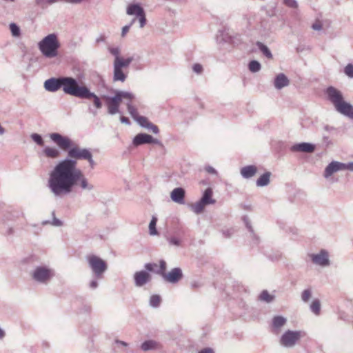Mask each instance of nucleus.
I'll use <instances>...</instances> for the list:
<instances>
[{
  "mask_svg": "<svg viewBox=\"0 0 353 353\" xmlns=\"http://www.w3.org/2000/svg\"><path fill=\"white\" fill-rule=\"evenodd\" d=\"M77 164L75 160L65 159L59 162L51 171L48 186L54 196L62 197L69 194L75 185L83 191L94 190V185L77 168Z\"/></svg>",
  "mask_w": 353,
  "mask_h": 353,
  "instance_id": "f257e3e1",
  "label": "nucleus"
},
{
  "mask_svg": "<svg viewBox=\"0 0 353 353\" xmlns=\"http://www.w3.org/2000/svg\"><path fill=\"white\" fill-rule=\"evenodd\" d=\"M49 137L60 149L68 151V159H73L76 161L86 160L91 168H94L95 166V162L89 149L73 145L72 141L68 137L63 136L57 132L50 133Z\"/></svg>",
  "mask_w": 353,
  "mask_h": 353,
  "instance_id": "f03ea898",
  "label": "nucleus"
},
{
  "mask_svg": "<svg viewBox=\"0 0 353 353\" xmlns=\"http://www.w3.org/2000/svg\"><path fill=\"white\" fill-rule=\"evenodd\" d=\"M46 90L55 92L62 88L65 94L74 97L79 84L77 79L70 77L50 78L44 82Z\"/></svg>",
  "mask_w": 353,
  "mask_h": 353,
  "instance_id": "7ed1b4c3",
  "label": "nucleus"
},
{
  "mask_svg": "<svg viewBox=\"0 0 353 353\" xmlns=\"http://www.w3.org/2000/svg\"><path fill=\"white\" fill-rule=\"evenodd\" d=\"M327 100L340 114L353 119V105L345 101L343 93L335 87L329 86L325 91Z\"/></svg>",
  "mask_w": 353,
  "mask_h": 353,
  "instance_id": "20e7f679",
  "label": "nucleus"
},
{
  "mask_svg": "<svg viewBox=\"0 0 353 353\" xmlns=\"http://www.w3.org/2000/svg\"><path fill=\"white\" fill-rule=\"evenodd\" d=\"M38 48L46 58L52 59L58 56V50L61 46L58 36L51 33L43 37L38 43Z\"/></svg>",
  "mask_w": 353,
  "mask_h": 353,
  "instance_id": "39448f33",
  "label": "nucleus"
},
{
  "mask_svg": "<svg viewBox=\"0 0 353 353\" xmlns=\"http://www.w3.org/2000/svg\"><path fill=\"white\" fill-rule=\"evenodd\" d=\"M134 94L130 92L119 91L115 92V94L112 97H107V106L108 113L110 114H115L119 112V108L122 100H125V103L130 102L134 99Z\"/></svg>",
  "mask_w": 353,
  "mask_h": 353,
  "instance_id": "423d86ee",
  "label": "nucleus"
},
{
  "mask_svg": "<svg viewBox=\"0 0 353 353\" xmlns=\"http://www.w3.org/2000/svg\"><path fill=\"white\" fill-rule=\"evenodd\" d=\"M32 279L40 284H48L55 276L52 268L46 265L37 266L30 274Z\"/></svg>",
  "mask_w": 353,
  "mask_h": 353,
  "instance_id": "0eeeda50",
  "label": "nucleus"
},
{
  "mask_svg": "<svg viewBox=\"0 0 353 353\" xmlns=\"http://www.w3.org/2000/svg\"><path fill=\"white\" fill-rule=\"evenodd\" d=\"M90 268L96 279H102L103 274L108 269V265L105 261L98 256L91 254L86 257Z\"/></svg>",
  "mask_w": 353,
  "mask_h": 353,
  "instance_id": "6e6552de",
  "label": "nucleus"
},
{
  "mask_svg": "<svg viewBox=\"0 0 353 353\" xmlns=\"http://www.w3.org/2000/svg\"><path fill=\"white\" fill-rule=\"evenodd\" d=\"M304 336L302 331L287 330L283 333L280 339V343L285 347H292Z\"/></svg>",
  "mask_w": 353,
  "mask_h": 353,
  "instance_id": "1a4fd4ad",
  "label": "nucleus"
},
{
  "mask_svg": "<svg viewBox=\"0 0 353 353\" xmlns=\"http://www.w3.org/2000/svg\"><path fill=\"white\" fill-rule=\"evenodd\" d=\"M74 97L84 99H90L92 98L94 105L97 108H101L102 106L100 99L94 92H90V89L85 85H79Z\"/></svg>",
  "mask_w": 353,
  "mask_h": 353,
  "instance_id": "9d476101",
  "label": "nucleus"
},
{
  "mask_svg": "<svg viewBox=\"0 0 353 353\" xmlns=\"http://www.w3.org/2000/svg\"><path fill=\"white\" fill-rule=\"evenodd\" d=\"M309 257L314 264L321 267H327L330 264L329 254L325 250H321L316 254H310Z\"/></svg>",
  "mask_w": 353,
  "mask_h": 353,
  "instance_id": "9b49d317",
  "label": "nucleus"
},
{
  "mask_svg": "<svg viewBox=\"0 0 353 353\" xmlns=\"http://www.w3.org/2000/svg\"><path fill=\"white\" fill-rule=\"evenodd\" d=\"M128 111L131 117L142 127L147 128L150 122L148 119L143 116H139L138 114L137 110L135 107H134L132 103L130 102L126 103Z\"/></svg>",
  "mask_w": 353,
  "mask_h": 353,
  "instance_id": "f8f14e48",
  "label": "nucleus"
},
{
  "mask_svg": "<svg viewBox=\"0 0 353 353\" xmlns=\"http://www.w3.org/2000/svg\"><path fill=\"white\" fill-rule=\"evenodd\" d=\"M343 163L333 161L325 167L323 175L327 180L331 181L333 174L343 171Z\"/></svg>",
  "mask_w": 353,
  "mask_h": 353,
  "instance_id": "ddd939ff",
  "label": "nucleus"
},
{
  "mask_svg": "<svg viewBox=\"0 0 353 353\" xmlns=\"http://www.w3.org/2000/svg\"><path fill=\"white\" fill-rule=\"evenodd\" d=\"M163 279L170 283H176L183 278V272L181 268H174L169 272L163 274Z\"/></svg>",
  "mask_w": 353,
  "mask_h": 353,
  "instance_id": "4468645a",
  "label": "nucleus"
},
{
  "mask_svg": "<svg viewBox=\"0 0 353 353\" xmlns=\"http://www.w3.org/2000/svg\"><path fill=\"white\" fill-rule=\"evenodd\" d=\"M151 275L145 270L136 272L134 274V285L137 287H142L151 281Z\"/></svg>",
  "mask_w": 353,
  "mask_h": 353,
  "instance_id": "2eb2a0df",
  "label": "nucleus"
},
{
  "mask_svg": "<svg viewBox=\"0 0 353 353\" xmlns=\"http://www.w3.org/2000/svg\"><path fill=\"white\" fill-rule=\"evenodd\" d=\"M145 143L159 144V141L153 138L151 135L145 133H140L136 135L133 139V144L138 146Z\"/></svg>",
  "mask_w": 353,
  "mask_h": 353,
  "instance_id": "dca6fc26",
  "label": "nucleus"
},
{
  "mask_svg": "<svg viewBox=\"0 0 353 353\" xmlns=\"http://www.w3.org/2000/svg\"><path fill=\"white\" fill-rule=\"evenodd\" d=\"M113 81L124 82L127 77L123 70L125 68L118 63L117 61L113 62Z\"/></svg>",
  "mask_w": 353,
  "mask_h": 353,
  "instance_id": "f3484780",
  "label": "nucleus"
},
{
  "mask_svg": "<svg viewBox=\"0 0 353 353\" xmlns=\"http://www.w3.org/2000/svg\"><path fill=\"white\" fill-rule=\"evenodd\" d=\"M315 150V145L310 143H300L293 145L290 148L292 152H302L312 153Z\"/></svg>",
  "mask_w": 353,
  "mask_h": 353,
  "instance_id": "a211bd4d",
  "label": "nucleus"
},
{
  "mask_svg": "<svg viewBox=\"0 0 353 353\" xmlns=\"http://www.w3.org/2000/svg\"><path fill=\"white\" fill-rule=\"evenodd\" d=\"M185 195V190L182 188H176L170 192L171 199L178 204H184Z\"/></svg>",
  "mask_w": 353,
  "mask_h": 353,
  "instance_id": "6ab92c4d",
  "label": "nucleus"
},
{
  "mask_svg": "<svg viewBox=\"0 0 353 353\" xmlns=\"http://www.w3.org/2000/svg\"><path fill=\"white\" fill-rule=\"evenodd\" d=\"M290 81L288 78L283 73H280L276 76L274 81V85L276 89L281 90L289 85Z\"/></svg>",
  "mask_w": 353,
  "mask_h": 353,
  "instance_id": "aec40b11",
  "label": "nucleus"
},
{
  "mask_svg": "<svg viewBox=\"0 0 353 353\" xmlns=\"http://www.w3.org/2000/svg\"><path fill=\"white\" fill-rule=\"evenodd\" d=\"M256 172L257 168L254 165L244 166L240 170V173L244 179H250L254 176Z\"/></svg>",
  "mask_w": 353,
  "mask_h": 353,
  "instance_id": "412c9836",
  "label": "nucleus"
},
{
  "mask_svg": "<svg viewBox=\"0 0 353 353\" xmlns=\"http://www.w3.org/2000/svg\"><path fill=\"white\" fill-rule=\"evenodd\" d=\"M43 153L46 157L50 159H57L60 156V151L54 147H45Z\"/></svg>",
  "mask_w": 353,
  "mask_h": 353,
  "instance_id": "4be33fe9",
  "label": "nucleus"
},
{
  "mask_svg": "<svg viewBox=\"0 0 353 353\" xmlns=\"http://www.w3.org/2000/svg\"><path fill=\"white\" fill-rule=\"evenodd\" d=\"M126 12L128 15H135L137 17L144 14V10L138 4H130L128 6Z\"/></svg>",
  "mask_w": 353,
  "mask_h": 353,
  "instance_id": "5701e85b",
  "label": "nucleus"
},
{
  "mask_svg": "<svg viewBox=\"0 0 353 353\" xmlns=\"http://www.w3.org/2000/svg\"><path fill=\"white\" fill-rule=\"evenodd\" d=\"M212 190L211 188H207L201 199H200L202 202L205 205L214 204L215 203V200L212 198Z\"/></svg>",
  "mask_w": 353,
  "mask_h": 353,
  "instance_id": "b1692460",
  "label": "nucleus"
},
{
  "mask_svg": "<svg viewBox=\"0 0 353 353\" xmlns=\"http://www.w3.org/2000/svg\"><path fill=\"white\" fill-rule=\"evenodd\" d=\"M287 322V319L282 316H276L272 319V326L274 329L279 330Z\"/></svg>",
  "mask_w": 353,
  "mask_h": 353,
  "instance_id": "393cba45",
  "label": "nucleus"
},
{
  "mask_svg": "<svg viewBox=\"0 0 353 353\" xmlns=\"http://www.w3.org/2000/svg\"><path fill=\"white\" fill-rule=\"evenodd\" d=\"M270 172H265L263 174H262L256 182V184L259 187H263L266 186L270 183Z\"/></svg>",
  "mask_w": 353,
  "mask_h": 353,
  "instance_id": "a878e982",
  "label": "nucleus"
},
{
  "mask_svg": "<svg viewBox=\"0 0 353 353\" xmlns=\"http://www.w3.org/2000/svg\"><path fill=\"white\" fill-rule=\"evenodd\" d=\"M159 344L157 342L153 340H148L143 342L141 344V349L143 351H149L152 350H155L158 347Z\"/></svg>",
  "mask_w": 353,
  "mask_h": 353,
  "instance_id": "bb28decb",
  "label": "nucleus"
},
{
  "mask_svg": "<svg viewBox=\"0 0 353 353\" xmlns=\"http://www.w3.org/2000/svg\"><path fill=\"white\" fill-rule=\"evenodd\" d=\"M52 220L50 221H43L41 222V225H48V224H50V225H52L53 226H55V227H60V226H62L63 225V222L59 220V219L56 218L55 217V212L54 211H53L52 212Z\"/></svg>",
  "mask_w": 353,
  "mask_h": 353,
  "instance_id": "cd10ccee",
  "label": "nucleus"
},
{
  "mask_svg": "<svg viewBox=\"0 0 353 353\" xmlns=\"http://www.w3.org/2000/svg\"><path fill=\"white\" fill-rule=\"evenodd\" d=\"M157 222V218L155 216H152L149 224V232L150 235L154 236L158 234V232L156 228Z\"/></svg>",
  "mask_w": 353,
  "mask_h": 353,
  "instance_id": "c85d7f7f",
  "label": "nucleus"
},
{
  "mask_svg": "<svg viewBox=\"0 0 353 353\" xmlns=\"http://www.w3.org/2000/svg\"><path fill=\"white\" fill-rule=\"evenodd\" d=\"M256 46L266 57H268V59L272 58V54L270 50L265 45H264L261 42H257Z\"/></svg>",
  "mask_w": 353,
  "mask_h": 353,
  "instance_id": "c756f323",
  "label": "nucleus"
},
{
  "mask_svg": "<svg viewBox=\"0 0 353 353\" xmlns=\"http://www.w3.org/2000/svg\"><path fill=\"white\" fill-rule=\"evenodd\" d=\"M205 205L202 202V201L199 200L198 202L192 204L191 205V208L192 211L196 214H200L203 212Z\"/></svg>",
  "mask_w": 353,
  "mask_h": 353,
  "instance_id": "7c9ffc66",
  "label": "nucleus"
},
{
  "mask_svg": "<svg viewBox=\"0 0 353 353\" xmlns=\"http://www.w3.org/2000/svg\"><path fill=\"white\" fill-rule=\"evenodd\" d=\"M248 69L252 72H258L261 69V65L259 61L253 60L249 63Z\"/></svg>",
  "mask_w": 353,
  "mask_h": 353,
  "instance_id": "2f4dec72",
  "label": "nucleus"
},
{
  "mask_svg": "<svg viewBox=\"0 0 353 353\" xmlns=\"http://www.w3.org/2000/svg\"><path fill=\"white\" fill-rule=\"evenodd\" d=\"M134 60V58L132 57H128L126 59H124L123 57H121L120 59H117V63H119L121 65H122L123 68H127L130 65V63Z\"/></svg>",
  "mask_w": 353,
  "mask_h": 353,
  "instance_id": "473e14b6",
  "label": "nucleus"
},
{
  "mask_svg": "<svg viewBox=\"0 0 353 353\" xmlns=\"http://www.w3.org/2000/svg\"><path fill=\"white\" fill-rule=\"evenodd\" d=\"M259 299L261 301L266 303H270L273 301L274 296L270 294L267 290H263L260 294Z\"/></svg>",
  "mask_w": 353,
  "mask_h": 353,
  "instance_id": "72a5a7b5",
  "label": "nucleus"
},
{
  "mask_svg": "<svg viewBox=\"0 0 353 353\" xmlns=\"http://www.w3.org/2000/svg\"><path fill=\"white\" fill-rule=\"evenodd\" d=\"M12 35L14 37H19L21 35L19 27L14 23H11L9 26Z\"/></svg>",
  "mask_w": 353,
  "mask_h": 353,
  "instance_id": "f704fd0d",
  "label": "nucleus"
},
{
  "mask_svg": "<svg viewBox=\"0 0 353 353\" xmlns=\"http://www.w3.org/2000/svg\"><path fill=\"white\" fill-rule=\"evenodd\" d=\"M310 310L313 313L318 315L320 313L321 310V303L320 301L317 299L314 300L310 305Z\"/></svg>",
  "mask_w": 353,
  "mask_h": 353,
  "instance_id": "c9c22d12",
  "label": "nucleus"
},
{
  "mask_svg": "<svg viewBox=\"0 0 353 353\" xmlns=\"http://www.w3.org/2000/svg\"><path fill=\"white\" fill-rule=\"evenodd\" d=\"M108 51L111 54L114 56V61H117V59H120L121 57L120 56L121 49L119 47H109Z\"/></svg>",
  "mask_w": 353,
  "mask_h": 353,
  "instance_id": "e433bc0d",
  "label": "nucleus"
},
{
  "mask_svg": "<svg viewBox=\"0 0 353 353\" xmlns=\"http://www.w3.org/2000/svg\"><path fill=\"white\" fill-rule=\"evenodd\" d=\"M168 242L170 245H174L176 247L181 246L182 241L181 240L176 236H168L166 238Z\"/></svg>",
  "mask_w": 353,
  "mask_h": 353,
  "instance_id": "4c0bfd02",
  "label": "nucleus"
},
{
  "mask_svg": "<svg viewBox=\"0 0 353 353\" xmlns=\"http://www.w3.org/2000/svg\"><path fill=\"white\" fill-rule=\"evenodd\" d=\"M161 303V297L159 295H152L150 299V305L152 307H158Z\"/></svg>",
  "mask_w": 353,
  "mask_h": 353,
  "instance_id": "58836bf2",
  "label": "nucleus"
},
{
  "mask_svg": "<svg viewBox=\"0 0 353 353\" xmlns=\"http://www.w3.org/2000/svg\"><path fill=\"white\" fill-rule=\"evenodd\" d=\"M31 139L33 141H34L37 145L40 146H43L44 145V141L41 136L37 133H33L31 134Z\"/></svg>",
  "mask_w": 353,
  "mask_h": 353,
  "instance_id": "ea45409f",
  "label": "nucleus"
},
{
  "mask_svg": "<svg viewBox=\"0 0 353 353\" xmlns=\"http://www.w3.org/2000/svg\"><path fill=\"white\" fill-rule=\"evenodd\" d=\"M159 265V269L155 271V272L158 274H160L163 276V274H165V270H166V262L164 260H161Z\"/></svg>",
  "mask_w": 353,
  "mask_h": 353,
  "instance_id": "a19ab883",
  "label": "nucleus"
},
{
  "mask_svg": "<svg viewBox=\"0 0 353 353\" xmlns=\"http://www.w3.org/2000/svg\"><path fill=\"white\" fill-rule=\"evenodd\" d=\"M283 3L286 6L290 8L296 9L299 7L296 0H283Z\"/></svg>",
  "mask_w": 353,
  "mask_h": 353,
  "instance_id": "79ce46f5",
  "label": "nucleus"
},
{
  "mask_svg": "<svg viewBox=\"0 0 353 353\" xmlns=\"http://www.w3.org/2000/svg\"><path fill=\"white\" fill-rule=\"evenodd\" d=\"M344 73L350 78H353V64L348 63L344 68Z\"/></svg>",
  "mask_w": 353,
  "mask_h": 353,
  "instance_id": "37998d69",
  "label": "nucleus"
},
{
  "mask_svg": "<svg viewBox=\"0 0 353 353\" xmlns=\"http://www.w3.org/2000/svg\"><path fill=\"white\" fill-rule=\"evenodd\" d=\"M312 292L310 290H305L301 294L303 301L307 302L311 297Z\"/></svg>",
  "mask_w": 353,
  "mask_h": 353,
  "instance_id": "c03bdc74",
  "label": "nucleus"
},
{
  "mask_svg": "<svg viewBox=\"0 0 353 353\" xmlns=\"http://www.w3.org/2000/svg\"><path fill=\"white\" fill-rule=\"evenodd\" d=\"M144 267L148 272H155L156 270L154 268L157 267V265L156 263H145Z\"/></svg>",
  "mask_w": 353,
  "mask_h": 353,
  "instance_id": "a18cd8bd",
  "label": "nucleus"
},
{
  "mask_svg": "<svg viewBox=\"0 0 353 353\" xmlns=\"http://www.w3.org/2000/svg\"><path fill=\"white\" fill-rule=\"evenodd\" d=\"M135 21V19H134L132 22L130 23V24L129 25H127V26H125L124 27H123L122 28V32H121V36L122 37H125V35L126 34V33L129 31L131 26L132 25V23H134Z\"/></svg>",
  "mask_w": 353,
  "mask_h": 353,
  "instance_id": "49530a36",
  "label": "nucleus"
},
{
  "mask_svg": "<svg viewBox=\"0 0 353 353\" xmlns=\"http://www.w3.org/2000/svg\"><path fill=\"white\" fill-rule=\"evenodd\" d=\"M193 71L196 74H201L203 71V67L199 63H195L192 67Z\"/></svg>",
  "mask_w": 353,
  "mask_h": 353,
  "instance_id": "de8ad7c7",
  "label": "nucleus"
},
{
  "mask_svg": "<svg viewBox=\"0 0 353 353\" xmlns=\"http://www.w3.org/2000/svg\"><path fill=\"white\" fill-rule=\"evenodd\" d=\"M147 129L151 130L154 134H158L159 130L157 125H154L152 123L150 122L149 125L147 127Z\"/></svg>",
  "mask_w": 353,
  "mask_h": 353,
  "instance_id": "09e8293b",
  "label": "nucleus"
},
{
  "mask_svg": "<svg viewBox=\"0 0 353 353\" xmlns=\"http://www.w3.org/2000/svg\"><path fill=\"white\" fill-rule=\"evenodd\" d=\"M138 18H139V23H140V28L144 27V26L146 23V18H145V13L142 14L141 15L138 17Z\"/></svg>",
  "mask_w": 353,
  "mask_h": 353,
  "instance_id": "8fccbe9b",
  "label": "nucleus"
},
{
  "mask_svg": "<svg viewBox=\"0 0 353 353\" xmlns=\"http://www.w3.org/2000/svg\"><path fill=\"white\" fill-rule=\"evenodd\" d=\"M343 170H350L353 172V162H349L347 163H343Z\"/></svg>",
  "mask_w": 353,
  "mask_h": 353,
  "instance_id": "3c124183",
  "label": "nucleus"
},
{
  "mask_svg": "<svg viewBox=\"0 0 353 353\" xmlns=\"http://www.w3.org/2000/svg\"><path fill=\"white\" fill-rule=\"evenodd\" d=\"M243 221H244V222L245 223V225H246L247 228L250 230V232L251 233H253V229H252V228L251 226V224H250V222L248 218L246 217V216L244 217L243 218Z\"/></svg>",
  "mask_w": 353,
  "mask_h": 353,
  "instance_id": "603ef678",
  "label": "nucleus"
},
{
  "mask_svg": "<svg viewBox=\"0 0 353 353\" xmlns=\"http://www.w3.org/2000/svg\"><path fill=\"white\" fill-rule=\"evenodd\" d=\"M323 142L324 144H325L326 146L332 144V141H330L329 137L325 134L323 135Z\"/></svg>",
  "mask_w": 353,
  "mask_h": 353,
  "instance_id": "864d4df0",
  "label": "nucleus"
},
{
  "mask_svg": "<svg viewBox=\"0 0 353 353\" xmlns=\"http://www.w3.org/2000/svg\"><path fill=\"white\" fill-rule=\"evenodd\" d=\"M97 279H92L89 284V286L91 289H96L98 287V282L97 281Z\"/></svg>",
  "mask_w": 353,
  "mask_h": 353,
  "instance_id": "5fc2aeb1",
  "label": "nucleus"
},
{
  "mask_svg": "<svg viewBox=\"0 0 353 353\" xmlns=\"http://www.w3.org/2000/svg\"><path fill=\"white\" fill-rule=\"evenodd\" d=\"M323 130H324L325 132H328V133H330V132H332V131L335 130V128H334V127H332V126H330V125H325V126L323 127Z\"/></svg>",
  "mask_w": 353,
  "mask_h": 353,
  "instance_id": "6e6d98bb",
  "label": "nucleus"
},
{
  "mask_svg": "<svg viewBox=\"0 0 353 353\" xmlns=\"http://www.w3.org/2000/svg\"><path fill=\"white\" fill-rule=\"evenodd\" d=\"M198 353H214V352L212 348L206 347V348L201 350Z\"/></svg>",
  "mask_w": 353,
  "mask_h": 353,
  "instance_id": "4d7b16f0",
  "label": "nucleus"
},
{
  "mask_svg": "<svg viewBox=\"0 0 353 353\" xmlns=\"http://www.w3.org/2000/svg\"><path fill=\"white\" fill-rule=\"evenodd\" d=\"M205 170H206L208 172L211 173V174H216L217 173V172H216V170H215L214 168L211 167V166H208V167H206V168H205Z\"/></svg>",
  "mask_w": 353,
  "mask_h": 353,
  "instance_id": "13d9d810",
  "label": "nucleus"
},
{
  "mask_svg": "<svg viewBox=\"0 0 353 353\" xmlns=\"http://www.w3.org/2000/svg\"><path fill=\"white\" fill-rule=\"evenodd\" d=\"M120 120H121V122L123 123H125L127 125H129L130 123L129 119L127 117H121Z\"/></svg>",
  "mask_w": 353,
  "mask_h": 353,
  "instance_id": "bf43d9fd",
  "label": "nucleus"
},
{
  "mask_svg": "<svg viewBox=\"0 0 353 353\" xmlns=\"http://www.w3.org/2000/svg\"><path fill=\"white\" fill-rule=\"evenodd\" d=\"M312 28L315 30H320L322 28V26L320 23H314L312 25Z\"/></svg>",
  "mask_w": 353,
  "mask_h": 353,
  "instance_id": "052dcab7",
  "label": "nucleus"
},
{
  "mask_svg": "<svg viewBox=\"0 0 353 353\" xmlns=\"http://www.w3.org/2000/svg\"><path fill=\"white\" fill-rule=\"evenodd\" d=\"M233 233V231L232 230H228L227 231V234L225 232H223V234L225 236H230Z\"/></svg>",
  "mask_w": 353,
  "mask_h": 353,
  "instance_id": "680f3d73",
  "label": "nucleus"
},
{
  "mask_svg": "<svg viewBox=\"0 0 353 353\" xmlns=\"http://www.w3.org/2000/svg\"><path fill=\"white\" fill-rule=\"evenodd\" d=\"M191 286L193 288H199L200 286V285L199 283L194 281V282L191 283Z\"/></svg>",
  "mask_w": 353,
  "mask_h": 353,
  "instance_id": "e2e57ef3",
  "label": "nucleus"
},
{
  "mask_svg": "<svg viewBox=\"0 0 353 353\" xmlns=\"http://www.w3.org/2000/svg\"><path fill=\"white\" fill-rule=\"evenodd\" d=\"M5 336L4 331L0 327V339H2Z\"/></svg>",
  "mask_w": 353,
  "mask_h": 353,
  "instance_id": "0e129e2a",
  "label": "nucleus"
},
{
  "mask_svg": "<svg viewBox=\"0 0 353 353\" xmlns=\"http://www.w3.org/2000/svg\"><path fill=\"white\" fill-rule=\"evenodd\" d=\"M5 133V130L4 128L1 126V125L0 124V134L2 135Z\"/></svg>",
  "mask_w": 353,
  "mask_h": 353,
  "instance_id": "69168bd1",
  "label": "nucleus"
},
{
  "mask_svg": "<svg viewBox=\"0 0 353 353\" xmlns=\"http://www.w3.org/2000/svg\"><path fill=\"white\" fill-rule=\"evenodd\" d=\"M103 41V39H97V42H99V41Z\"/></svg>",
  "mask_w": 353,
  "mask_h": 353,
  "instance_id": "338daca9",
  "label": "nucleus"
}]
</instances>
